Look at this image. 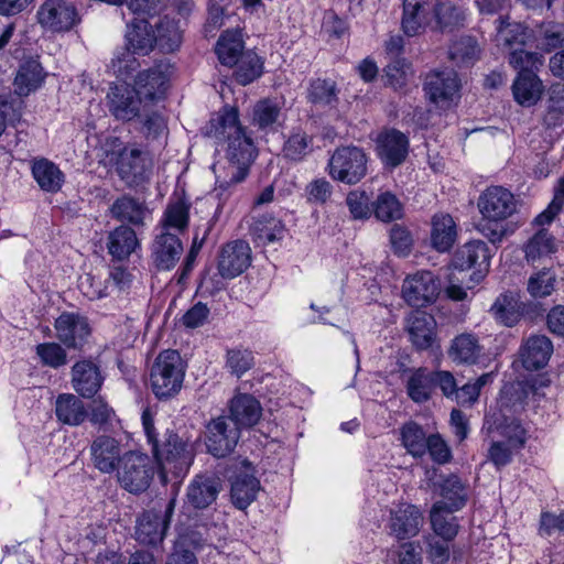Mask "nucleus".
Segmentation results:
<instances>
[{"instance_id":"obj_56","label":"nucleus","mask_w":564,"mask_h":564,"mask_svg":"<svg viewBox=\"0 0 564 564\" xmlns=\"http://www.w3.org/2000/svg\"><path fill=\"white\" fill-rule=\"evenodd\" d=\"M556 274L551 268H543L528 281V292L533 297H545L555 289Z\"/></svg>"},{"instance_id":"obj_5","label":"nucleus","mask_w":564,"mask_h":564,"mask_svg":"<svg viewBox=\"0 0 564 564\" xmlns=\"http://www.w3.org/2000/svg\"><path fill=\"white\" fill-rule=\"evenodd\" d=\"M107 158L127 186L135 187L150 180L152 162L140 149L121 147L107 153Z\"/></svg>"},{"instance_id":"obj_19","label":"nucleus","mask_w":564,"mask_h":564,"mask_svg":"<svg viewBox=\"0 0 564 564\" xmlns=\"http://www.w3.org/2000/svg\"><path fill=\"white\" fill-rule=\"evenodd\" d=\"M166 69L167 65L160 63L138 74L132 88L145 102L155 105L163 98L167 83Z\"/></svg>"},{"instance_id":"obj_52","label":"nucleus","mask_w":564,"mask_h":564,"mask_svg":"<svg viewBox=\"0 0 564 564\" xmlns=\"http://www.w3.org/2000/svg\"><path fill=\"white\" fill-rule=\"evenodd\" d=\"M338 90L335 82L328 79H315L308 89V101L319 107H336Z\"/></svg>"},{"instance_id":"obj_41","label":"nucleus","mask_w":564,"mask_h":564,"mask_svg":"<svg viewBox=\"0 0 564 564\" xmlns=\"http://www.w3.org/2000/svg\"><path fill=\"white\" fill-rule=\"evenodd\" d=\"M32 174L39 186L45 192H58L64 183V173L56 164L46 159L34 161Z\"/></svg>"},{"instance_id":"obj_18","label":"nucleus","mask_w":564,"mask_h":564,"mask_svg":"<svg viewBox=\"0 0 564 564\" xmlns=\"http://www.w3.org/2000/svg\"><path fill=\"white\" fill-rule=\"evenodd\" d=\"M423 524L420 509L410 503H402L391 510L388 523L389 533L398 540L411 539L419 534Z\"/></svg>"},{"instance_id":"obj_35","label":"nucleus","mask_w":564,"mask_h":564,"mask_svg":"<svg viewBox=\"0 0 564 564\" xmlns=\"http://www.w3.org/2000/svg\"><path fill=\"white\" fill-rule=\"evenodd\" d=\"M129 50L133 54L147 55L155 44V30L145 19L135 18L126 34Z\"/></svg>"},{"instance_id":"obj_20","label":"nucleus","mask_w":564,"mask_h":564,"mask_svg":"<svg viewBox=\"0 0 564 564\" xmlns=\"http://www.w3.org/2000/svg\"><path fill=\"white\" fill-rule=\"evenodd\" d=\"M250 261L251 249L246 241L229 242L223 247L219 254V274L225 279H234L250 265Z\"/></svg>"},{"instance_id":"obj_62","label":"nucleus","mask_w":564,"mask_h":564,"mask_svg":"<svg viewBox=\"0 0 564 564\" xmlns=\"http://www.w3.org/2000/svg\"><path fill=\"white\" fill-rule=\"evenodd\" d=\"M490 445L487 452V459L498 469L507 466L512 460L514 447L505 443L503 440L489 438Z\"/></svg>"},{"instance_id":"obj_50","label":"nucleus","mask_w":564,"mask_h":564,"mask_svg":"<svg viewBox=\"0 0 564 564\" xmlns=\"http://www.w3.org/2000/svg\"><path fill=\"white\" fill-rule=\"evenodd\" d=\"M401 442L409 454L422 457L426 453L427 438L423 427L410 421L400 429Z\"/></svg>"},{"instance_id":"obj_40","label":"nucleus","mask_w":564,"mask_h":564,"mask_svg":"<svg viewBox=\"0 0 564 564\" xmlns=\"http://www.w3.org/2000/svg\"><path fill=\"white\" fill-rule=\"evenodd\" d=\"M448 512L444 501L433 505L430 512L432 529L436 536L446 541H453L459 530L457 518Z\"/></svg>"},{"instance_id":"obj_61","label":"nucleus","mask_w":564,"mask_h":564,"mask_svg":"<svg viewBox=\"0 0 564 564\" xmlns=\"http://www.w3.org/2000/svg\"><path fill=\"white\" fill-rule=\"evenodd\" d=\"M253 366V355L248 349H230L227 351V367L230 372L241 377Z\"/></svg>"},{"instance_id":"obj_53","label":"nucleus","mask_w":564,"mask_h":564,"mask_svg":"<svg viewBox=\"0 0 564 564\" xmlns=\"http://www.w3.org/2000/svg\"><path fill=\"white\" fill-rule=\"evenodd\" d=\"M236 80L241 85H248L259 78L263 70V62L252 51H247L241 55L240 61L236 64Z\"/></svg>"},{"instance_id":"obj_23","label":"nucleus","mask_w":564,"mask_h":564,"mask_svg":"<svg viewBox=\"0 0 564 564\" xmlns=\"http://www.w3.org/2000/svg\"><path fill=\"white\" fill-rule=\"evenodd\" d=\"M406 332L413 346L425 350L436 341V321L426 312L414 311L406 317Z\"/></svg>"},{"instance_id":"obj_34","label":"nucleus","mask_w":564,"mask_h":564,"mask_svg":"<svg viewBox=\"0 0 564 564\" xmlns=\"http://www.w3.org/2000/svg\"><path fill=\"white\" fill-rule=\"evenodd\" d=\"M283 100L262 98L252 108L251 124L260 130L274 129L283 119Z\"/></svg>"},{"instance_id":"obj_42","label":"nucleus","mask_w":564,"mask_h":564,"mask_svg":"<svg viewBox=\"0 0 564 564\" xmlns=\"http://www.w3.org/2000/svg\"><path fill=\"white\" fill-rule=\"evenodd\" d=\"M556 239L546 229H539L524 245L523 251L528 262L534 264L538 260L556 252Z\"/></svg>"},{"instance_id":"obj_48","label":"nucleus","mask_w":564,"mask_h":564,"mask_svg":"<svg viewBox=\"0 0 564 564\" xmlns=\"http://www.w3.org/2000/svg\"><path fill=\"white\" fill-rule=\"evenodd\" d=\"M490 313L507 327L514 326L521 318L520 304L512 294L499 295L491 305Z\"/></svg>"},{"instance_id":"obj_63","label":"nucleus","mask_w":564,"mask_h":564,"mask_svg":"<svg viewBox=\"0 0 564 564\" xmlns=\"http://www.w3.org/2000/svg\"><path fill=\"white\" fill-rule=\"evenodd\" d=\"M390 242L393 252L400 257L408 256L413 246V239L410 231L398 224L393 225L390 229Z\"/></svg>"},{"instance_id":"obj_43","label":"nucleus","mask_w":564,"mask_h":564,"mask_svg":"<svg viewBox=\"0 0 564 564\" xmlns=\"http://www.w3.org/2000/svg\"><path fill=\"white\" fill-rule=\"evenodd\" d=\"M43 68L37 61L30 59L23 63L14 79V91L20 97L28 96L36 90L43 82Z\"/></svg>"},{"instance_id":"obj_38","label":"nucleus","mask_w":564,"mask_h":564,"mask_svg":"<svg viewBox=\"0 0 564 564\" xmlns=\"http://www.w3.org/2000/svg\"><path fill=\"white\" fill-rule=\"evenodd\" d=\"M57 419L72 426L80 425L87 417L84 402L72 393L59 394L55 402Z\"/></svg>"},{"instance_id":"obj_24","label":"nucleus","mask_w":564,"mask_h":564,"mask_svg":"<svg viewBox=\"0 0 564 564\" xmlns=\"http://www.w3.org/2000/svg\"><path fill=\"white\" fill-rule=\"evenodd\" d=\"M104 377L99 366L90 359L77 361L72 367V384L83 398H93L101 388Z\"/></svg>"},{"instance_id":"obj_55","label":"nucleus","mask_w":564,"mask_h":564,"mask_svg":"<svg viewBox=\"0 0 564 564\" xmlns=\"http://www.w3.org/2000/svg\"><path fill=\"white\" fill-rule=\"evenodd\" d=\"M479 54L476 40L470 36H464L455 41L448 51L449 58L458 66L471 64Z\"/></svg>"},{"instance_id":"obj_27","label":"nucleus","mask_w":564,"mask_h":564,"mask_svg":"<svg viewBox=\"0 0 564 564\" xmlns=\"http://www.w3.org/2000/svg\"><path fill=\"white\" fill-rule=\"evenodd\" d=\"M553 352V344L545 335H531L521 345L519 356L527 370L544 368Z\"/></svg>"},{"instance_id":"obj_16","label":"nucleus","mask_w":564,"mask_h":564,"mask_svg":"<svg viewBox=\"0 0 564 564\" xmlns=\"http://www.w3.org/2000/svg\"><path fill=\"white\" fill-rule=\"evenodd\" d=\"M459 87V79L453 69L432 72L424 82L430 100L440 107H448L458 97Z\"/></svg>"},{"instance_id":"obj_28","label":"nucleus","mask_w":564,"mask_h":564,"mask_svg":"<svg viewBox=\"0 0 564 564\" xmlns=\"http://www.w3.org/2000/svg\"><path fill=\"white\" fill-rule=\"evenodd\" d=\"M145 102V108L137 118L138 131L142 134L145 141L164 145L169 135V127L166 117L154 107Z\"/></svg>"},{"instance_id":"obj_39","label":"nucleus","mask_w":564,"mask_h":564,"mask_svg":"<svg viewBox=\"0 0 564 564\" xmlns=\"http://www.w3.org/2000/svg\"><path fill=\"white\" fill-rule=\"evenodd\" d=\"M456 225L448 214L435 215L432 218L431 243L438 252L448 251L456 239Z\"/></svg>"},{"instance_id":"obj_45","label":"nucleus","mask_w":564,"mask_h":564,"mask_svg":"<svg viewBox=\"0 0 564 564\" xmlns=\"http://www.w3.org/2000/svg\"><path fill=\"white\" fill-rule=\"evenodd\" d=\"M284 226L281 220L270 216L262 215L253 217L250 225V234L258 243L267 245L282 238Z\"/></svg>"},{"instance_id":"obj_60","label":"nucleus","mask_w":564,"mask_h":564,"mask_svg":"<svg viewBox=\"0 0 564 564\" xmlns=\"http://www.w3.org/2000/svg\"><path fill=\"white\" fill-rule=\"evenodd\" d=\"M41 361L48 367L59 368L67 362L66 350L57 343H43L36 346Z\"/></svg>"},{"instance_id":"obj_59","label":"nucleus","mask_w":564,"mask_h":564,"mask_svg":"<svg viewBox=\"0 0 564 564\" xmlns=\"http://www.w3.org/2000/svg\"><path fill=\"white\" fill-rule=\"evenodd\" d=\"M312 150V138L306 133H293L284 144V156L292 161H301Z\"/></svg>"},{"instance_id":"obj_13","label":"nucleus","mask_w":564,"mask_h":564,"mask_svg":"<svg viewBox=\"0 0 564 564\" xmlns=\"http://www.w3.org/2000/svg\"><path fill=\"white\" fill-rule=\"evenodd\" d=\"M438 293L440 284L430 271H419L403 281L402 296L411 306H426L435 301Z\"/></svg>"},{"instance_id":"obj_4","label":"nucleus","mask_w":564,"mask_h":564,"mask_svg":"<svg viewBox=\"0 0 564 564\" xmlns=\"http://www.w3.org/2000/svg\"><path fill=\"white\" fill-rule=\"evenodd\" d=\"M327 171L334 181L355 185L367 175L368 155L359 147H339L330 155Z\"/></svg>"},{"instance_id":"obj_17","label":"nucleus","mask_w":564,"mask_h":564,"mask_svg":"<svg viewBox=\"0 0 564 564\" xmlns=\"http://www.w3.org/2000/svg\"><path fill=\"white\" fill-rule=\"evenodd\" d=\"M221 490V479L216 475H196L187 487L186 505L198 510L206 509L216 501Z\"/></svg>"},{"instance_id":"obj_47","label":"nucleus","mask_w":564,"mask_h":564,"mask_svg":"<svg viewBox=\"0 0 564 564\" xmlns=\"http://www.w3.org/2000/svg\"><path fill=\"white\" fill-rule=\"evenodd\" d=\"M375 217L384 223L394 221L403 217V205L399 198L391 192H382L378 194L371 203Z\"/></svg>"},{"instance_id":"obj_64","label":"nucleus","mask_w":564,"mask_h":564,"mask_svg":"<svg viewBox=\"0 0 564 564\" xmlns=\"http://www.w3.org/2000/svg\"><path fill=\"white\" fill-rule=\"evenodd\" d=\"M542 45L547 50H554L564 45V25L549 23L542 29Z\"/></svg>"},{"instance_id":"obj_58","label":"nucleus","mask_w":564,"mask_h":564,"mask_svg":"<svg viewBox=\"0 0 564 564\" xmlns=\"http://www.w3.org/2000/svg\"><path fill=\"white\" fill-rule=\"evenodd\" d=\"M508 59L519 72H534L543 65V56L540 53L525 51L522 46L512 48Z\"/></svg>"},{"instance_id":"obj_32","label":"nucleus","mask_w":564,"mask_h":564,"mask_svg":"<svg viewBox=\"0 0 564 564\" xmlns=\"http://www.w3.org/2000/svg\"><path fill=\"white\" fill-rule=\"evenodd\" d=\"M543 84L534 72H519L512 84L514 100L522 107L535 105L542 97Z\"/></svg>"},{"instance_id":"obj_57","label":"nucleus","mask_w":564,"mask_h":564,"mask_svg":"<svg viewBox=\"0 0 564 564\" xmlns=\"http://www.w3.org/2000/svg\"><path fill=\"white\" fill-rule=\"evenodd\" d=\"M188 205L182 200L170 204L164 213L163 230L183 231L188 225Z\"/></svg>"},{"instance_id":"obj_21","label":"nucleus","mask_w":564,"mask_h":564,"mask_svg":"<svg viewBox=\"0 0 564 564\" xmlns=\"http://www.w3.org/2000/svg\"><path fill=\"white\" fill-rule=\"evenodd\" d=\"M484 430L488 438L503 440L506 444L521 448L525 442V432L516 420H509L500 413L487 415Z\"/></svg>"},{"instance_id":"obj_6","label":"nucleus","mask_w":564,"mask_h":564,"mask_svg":"<svg viewBox=\"0 0 564 564\" xmlns=\"http://www.w3.org/2000/svg\"><path fill=\"white\" fill-rule=\"evenodd\" d=\"M154 476V466L151 459L143 454L128 452L122 455L121 464L117 469L120 486L131 494L145 491Z\"/></svg>"},{"instance_id":"obj_44","label":"nucleus","mask_w":564,"mask_h":564,"mask_svg":"<svg viewBox=\"0 0 564 564\" xmlns=\"http://www.w3.org/2000/svg\"><path fill=\"white\" fill-rule=\"evenodd\" d=\"M259 490L260 481L253 475L239 474L231 484L232 503L243 510L256 499Z\"/></svg>"},{"instance_id":"obj_25","label":"nucleus","mask_w":564,"mask_h":564,"mask_svg":"<svg viewBox=\"0 0 564 564\" xmlns=\"http://www.w3.org/2000/svg\"><path fill=\"white\" fill-rule=\"evenodd\" d=\"M110 215L117 221L131 225L140 229L145 225L150 210L145 203L131 195L124 194L118 197L109 208Z\"/></svg>"},{"instance_id":"obj_7","label":"nucleus","mask_w":564,"mask_h":564,"mask_svg":"<svg viewBox=\"0 0 564 564\" xmlns=\"http://www.w3.org/2000/svg\"><path fill=\"white\" fill-rule=\"evenodd\" d=\"M37 23L52 33H66L80 21L77 7L69 0H44L36 12Z\"/></svg>"},{"instance_id":"obj_15","label":"nucleus","mask_w":564,"mask_h":564,"mask_svg":"<svg viewBox=\"0 0 564 564\" xmlns=\"http://www.w3.org/2000/svg\"><path fill=\"white\" fill-rule=\"evenodd\" d=\"M109 112L121 121L137 119L145 108V101L132 87L116 85L107 95Z\"/></svg>"},{"instance_id":"obj_29","label":"nucleus","mask_w":564,"mask_h":564,"mask_svg":"<svg viewBox=\"0 0 564 564\" xmlns=\"http://www.w3.org/2000/svg\"><path fill=\"white\" fill-rule=\"evenodd\" d=\"M430 0H403L401 28L408 36H415L425 31L433 19Z\"/></svg>"},{"instance_id":"obj_33","label":"nucleus","mask_w":564,"mask_h":564,"mask_svg":"<svg viewBox=\"0 0 564 564\" xmlns=\"http://www.w3.org/2000/svg\"><path fill=\"white\" fill-rule=\"evenodd\" d=\"M135 228L120 225L108 234L107 249L109 254L119 261L127 259L139 247Z\"/></svg>"},{"instance_id":"obj_49","label":"nucleus","mask_w":564,"mask_h":564,"mask_svg":"<svg viewBox=\"0 0 564 564\" xmlns=\"http://www.w3.org/2000/svg\"><path fill=\"white\" fill-rule=\"evenodd\" d=\"M497 42L510 51L523 46L529 39L528 29L518 22H508L505 18L497 20Z\"/></svg>"},{"instance_id":"obj_37","label":"nucleus","mask_w":564,"mask_h":564,"mask_svg":"<svg viewBox=\"0 0 564 564\" xmlns=\"http://www.w3.org/2000/svg\"><path fill=\"white\" fill-rule=\"evenodd\" d=\"M246 52L242 34L239 30L225 31L216 44V54L219 62L225 66H235Z\"/></svg>"},{"instance_id":"obj_3","label":"nucleus","mask_w":564,"mask_h":564,"mask_svg":"<svg viewBox=\"0 0 564 564\" xmlns=\"http://www.w3.org/2000/svg\"><path fill=\"white\" fill-rule=\"evenodd\" d=\"M185 365L176 350L167 349L159 354L150 372V384L160 400L176 395L183 384Z\"/></svg>"},{"instance_id":"obj_31","label":"nucleus","mask_w":564,"mask_h":564,"mask_svg":"<svg viewBox=\"0 0 564 564\" xmlns=\"http://www.w3.org/2000/svg\"><path fill=\"white\" fill-rule=\"evenodd\" d=\"M447 354L457 365H474L482 354V346L475 334L462 333L453 338Z\"/></svg>"},{"instance_id":"obj_8","label":"nucleus","mask_w":564,"mask_h":564,"mask_svg":"<svg viewBox=\"0 0 564 564\" xmlns=\"http://www.w3.org/2000/svg\"><path fill=\"white\" fill-rule=\"evenodd\" d=\"M514 195L502 186H489L478 197L477 207L487 221H503L517 212Z\"/></svg>"},{"instance_id":"obj_9","label":"nucleus","mask_w":564,"mask_h":564,"mask_svg":"<svg viewBox=\"0 0 564 564\" xmlns=\"http://www.w3.org/2000/svg\"><path fill=\"white\" fill-rule=\"evenodd\" d=\"M491 252L487 243L481 240H473L459 248L454 258V265L459 271L474 269L470 275L473 284H466L471 289L479 283L489 271Z\"/></svg>"},{"instance_id":"obj_22","label":"nucleus","mask_w":564,"mask_h":564,"mask_svg":"<svg viewBox=\"0 0 564 564\" xmlns=\"http://www.w3.org/2000/svg\"><path fill=\"white\" fill-rule=\"evenodd\" d=\"M90 455L94 466L104 474L117 470L122 459L120 443L108 435H100L93 441Z\"/></svg>"},{"instance_id":"obj_36","label":"nucleus","mask_w":564,"mask_h":564,"mask_svg":"<svg viewBox=\"0 0 564 564\" xmlns=\"http://www.w3.org/2000/svg\"><path fill=\"white\" fill-rule=\"evenodd\" d=\"M262 414L259 401L250 394H239L231 400L230 419L236 426L250 427L258 423Z\"/></svg>"},{"instance_id":"obj_30","label":"nucleus","mask_w":564,"mask_h":564,"mask_svg":"<svg viewBox=\"0 0 564 564\" xmlns=\"http://www.w3.org/2000/svg\"><path fill=\"white\" fill-rule=\"evenodd\" d=\"M183 245L176 234L162 231L153 243L154 263L160 270L172 269L180 259Z\"/></svg>"},{"instance_id":"obj_51","label":"nucleus","mask_w":564,"mask_h":564,"mask_svg":"<svg viewBox=\"0 0 564 564\" xmlns=\"http://www.w3.org/2000/svg\"><path fill=\"white\" fill-rule=\"evenodd\" d=\"M441 496L448 512L462 509L467 500L465 486L456 475L445 478L440 485Z\"/></svg>"},{"instance_id":"obj_46","label":"nucleus","mask_w":564,"mask_h":564,"mask_svg":"<svg viewBox=\"0 0 564 564\" xmlns=\"http://www.w3.org/2000/svg\"><path fill=\"white\" fill-rule=\"evenodd\" d=\"M433 390V371H429L426 368L416 369L410 376L406 383L408 395L416 403H423L430 400Z\"/></svg>"},{"instance_id":"obj_12","label":"nucleus","mask_w":564,"mask_h":564,"mask_svg":"<svg viewBox=\"0 0 564 564\" xmlns=\"http://www.w3.org/2000/svg\"><path fill=\"white\" fill-rule=\"evenodd\" d=\"M409 150V138L394 128L384 129L376 139V154L384 169L393 170L403 164Z\"/></svg>"},{"instance_id":"obj_54","label":"nucleus","mask_w":564,"mask_h":564,"mask_svg":"<svg viewBox=\"0 0 564 564\" xmlns=\"http://www.w3.org/2000/svg\"><path fill=\"white\" fill-rule=\"evenodd\" d=\"M155 44L166 53L176 51L182 42V33L178 25L169 19H164L156 24Z\"/></svg>"},{"instance_id":"obj_11","label":"nucleus","mask_w":564,"mask_h":564,"mask_svg":"<svg viewBox=\"0 0 564 564\" xmlns=\"http://www.w3.org/2000/svg\"><path fill=\"white\" fill-rule=\"evenodd\" d=\"M208 452L215 457H225L236 447L240 431L236 422L226 415L213 419L206 426Z\"/></svg>"},{"instance_id":"obj_26","label":"nucleus","mask_w":564,"mask_h":564,"mask_svg":"<svg viewBox=\"0 0 564 564\" xmlns=\"http://www.w3.org/2000/svg\"><path fill=\"white\" fill-rule=\"evenodd\" d=\"M467 10L452 1V0H437L433 6V30L442 33H452L467 23Z\"/></svg>"},{"instance_id":"obj_2","label":"nucleus","mask_w":564,"mask_h":564,"mask_svg":"<svg viewBox=\"0 0 564 564\" xmlns=\"http://www.w3.org/2000/svg\"><path fill=\"white\" fill-rule=\"evenodd\" d=\"M142 425L159 464L162 481L167 482L170 475L175 479L184 477L194 458L191 445L172 431L166 430L161 435L148 411L142 414Z\"/></svg>"},{"instance_id":"obj_1","label":"nucleus","mask_w":564,"mask_h":564,"mask_svg":"<svg viewBox=\"0 0 564 564\" xmlns=\"http://www.w3.org/2000/svg\"><path fill=\"white\" fill-rule=\"evenodd\" d=\"M206 134L218 141H226V161L215 163L212 169L216 177L218 196L232 185L242 182L256 158V147L239 122L238 110L224 107L206 127Z\"/></svg>"},{"instance_id":"obj_14","label":"nucleus","mask_w":564,"mask_h":564,"mask_svg":"<svg viewBox=\"0 0 564 564\" xmlns=\"http://www.w3.org/2000/svg\"><path fill=\"white\" fill-rule=\"evenodd\" d=\"M54 328L57 339L70 349H82L91 333L87 317L74 312L62 313Z\"/></svg>"},{"instance_id":"obj_10","label":"nucleus","mask_w":564,"mask_h":564,"mask_svg":"<svg viewBox=\"0 0 564 564\" xmlns=\"http://www.w3.org/2000/svg\"><path fill=\"white\" fill-rule=\"evenodd\" d=\"M175 509V498H172L164 511L149 510L137 520L135 539L141 544L156 545L161 543L169 528Z\"/></svg>"}]
</instances>
